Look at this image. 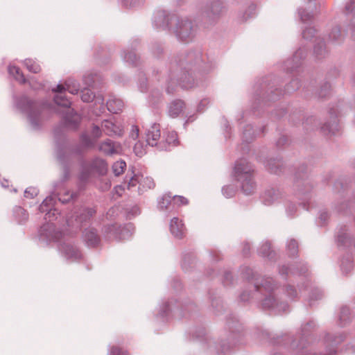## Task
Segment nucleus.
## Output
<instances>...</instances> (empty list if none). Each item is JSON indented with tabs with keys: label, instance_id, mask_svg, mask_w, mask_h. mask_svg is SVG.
<instances>
[{
	"label": "nucleus",
	"instance_id": "55",
	"mask_svg": "<svg viewBox=\"0 0 355 355\" xmlns=\"http://www.w3.org/2000/svg\"><path fill=\"white\" fill-rule=\"evenodd\" d=\"M171 199L170 196H164L158 203L159 208L162 210L167 209L171 202Z\"/></svg>",
	"mask_w": 355,
	"mask_h": 355
},
{
	"label": "nucleus",
	"instance_id": "57",
	"mask_svg": "<svg viewBox=\"0 0 355 355\" xmlns=\"http://www.w3.org/2000/svg\"><path fill=\"white\" fill-rule=\"evenodd\" d=\"M95 76L92 73H87L83 76V81L87 87H92L95 81Z\"/></svg>",
	"mask_w": 355,
	"mask_h": 355
},
{
	"label": "nucleus",
	"instance_id": "62",
	"mask_svg": "<svg viewBox=\"0 0 355 355\" xmlns=\"http://www.w3.org/2000/svg\"><path fill=\"white\" fill-rule=\"evenodd\" d=\"M279 272L281 275H287L288 272H291L292 274L295 273V268H288L286 266H282L279 267Z\"/></svg>",
	"mask_w": 355,
	"mask_h": 355
},
{
	"label": "nucleus",
	"instance_id": "54",
	"mask_svg": "<svg viewBox=\"0 0 355 355\" xmlns=\"http://www.w3.org/2000/svg\"><path fill=\"white\" fill-rule=\"evenodd\" d=\"M121 1L126 8H137L144 3V0H121Z\"/></svg>",
	"mask_w": 355,
	"mask_h": 355
},
{
	"label": "nucleus",
	"instance_id": "9",
	"mask_svg": "<svg viewBox=\"0 0 355 355\" xmlns=\"http://www.w3.org/2000/svg\"><path fill=\"white\" fill-rule=\"evenodd\" d=\"M294 187L299 196L309 193L313 188V184L307 172L306 166H302L295 173Z\"/></svg>",
	"mask_w": 355,
	"mask_h": 355
},
{
	"label": "nucleus",
	"instance_id": "26",
	"mask_svg": "<svg viewBox=\"0 0 355 355\" xmlns=\"http://www.w3.org/2000/svg\"><path fill=\"white\" fill-rule=\"evenodd\" d=\"M345 38V35L342 33L340 27L338 25L332 27L328 33V42L332 44H341Z\"/></svg>",
	"mask_w": 355,
	"mask_h": 355
},
{
	"label": "nucleus",
	"instance_id": "27",
	"mask_svg": "<svg viewBox=\"0 0 355 355\" xmlns=\"http://www.w3.org/2000/svg\"><path fill=\"white\" fill-rule=\"evenodd\" d=\"M344 12L346 15H352L349 24V29L352 31V36H355V1L348 0L345 6Z\"/></svg>",
	"mask_w": 355,
	"mask_h": 355
},
{
	"label": "nucleus",
	"instance_id": "4",
	"mask_svg": "<svg viewBox=\"0 0 355 355\" xmlns=\"http://www.w3.org/2000/svg\"><path fill=\"white\" fill-rule=\"evenodd\" d=\"M300 82L298 78H293L287 84L284 91L279 87L277 80L270 77L266 78L259 84L256 90V100L264 103L278 100L285 94H291L299 89Z\"/></svg>",
	"mask_w": 355,
	"mask_h": 355
},
{
	"label": "nucleus",
	"instance_id": "59",
	"mask_svg": "<svg viewBox=\"0 0 355 355\" xmlns=\"http://www.w3.org/2000/svg\"><path fill=\"white\" fill-rule=\"evenodd\" d=\"M297 210V207L295 204L288 202L286 205V211L288 216L293 217Z\"/></svg>",
	"mask_w": 355,
	"mask_h": 355
},
{
	"label": "nucleus",
	"instance_id": "64",
	"mask_svg": "<svg viewBox=\"0 0 355 355\" xmlns=\"http://www.w3.org/2000/svg\"><path fill=\"white\" fill-rule=\"evenodd\" d=\"M56 214L57 211L55 209H52L51 208H49V209L46 211V213L45 214V219L51 221L53 220V218H56Z\"/></svg>",
	"mask_w": 355,
	"mask_h": 355
},
{
	"label": "nucleus",
	"instance_id": "46",
	"mask_svg": "<svg viewBox=\"0 0 355 355\" xmlns=\"http://www.w3.org/2000/svg\"><path fill=\"white\" fill-rule=\"evenodd\" d=\"M10 73L15 76V79L20 82L21 83H25L26 79L23 73L21 71L20 69L17 67L13 66L9 67Z\"/></svg>",
	"mask_w": 355,
	"mask_h": 355
},
{
	"label": "nucleus",
	"instance_id": "25",
	"mask_svg": "<svg viewBox=\"0 0 355 355\" xmlns=\"http://www.w3.org/2000/svg\"><path fill=\"white\" fill-rule=\"evenodd\" d=\"M131 224H128L123 227H118L116 225H110L105 227V232L107 234H114L115 232H116L118 229L120 228V232L118 236L119 239H125L126 237H128L131 234Z\"/></svg>",
	"mask_w": 355,
	"mask_h": 355
},
{
	"label": "nucleus",
	"instance_id": "17",
	"mask_svg": "<svg viewBox=\"0 0 355 355\" xmlns=\"http://www.w3.org/2000/svg\"><path fill=\"white\" fill-rule=\"evenodd\" d=\"M282 195V192L278 189L270 188L265 190L261 198L265 205L270 206L278 201Z\"/></svg>",
	"mask_w": 355,
	"mask_h": 355
},
{
	"label": "nucleus",
	"instance_id": "16",
	"mask_svg": "<svg viewBox=\"0 0 355 355\" xmlns=\"http://www.w3.org/2000/svg\"><path fill=\"white\" fill-rule=\"evenodd\" d=\"M169 227L171 234L175 238L182 239L185 236V227L178 218L174 217L171 220Z\"/></svg>",
	"mask_w": 355,
	"mask_h": 355
},
{
	"label": "nucleus",
	"instance_id": "28",
	"mask_svg": "<svg viewBox=\"0 0 355 355\" xmlns=\"http://www.w3.org/2000/svg\"><path fill=\"white\" fill-rule=\"evenodd\" d=\"M257 253L259 256L266 258L268 260H275V252L271 248V243L266 241H264L257 249Z\"/></svg>",
	"mask_w": 355,
	"mask_h": 355
},
{
	"label": "nucleus",
	"instance_id": "40",
	"mask_svg": "<svg viewBox=\"0 0 355 355\" xmlns=\"http://www.w3.org/2000/svg\"><path fill=\"white\" fill-rule=\"evenodd\" d=\"M96 141L87 133H83L80 137V143L87 150L94 146Z\"/></svg>",
	"mask_w": 355,
	"mask_h": 355
},
{
	"label": "nucleus",
	"instance_id": "35",
	"mask_svg": "<svg viewBox=\"0 0 355 355\" xmlns=\"http://www.w3.org/2000/svg\"><path fill=\"white\" fill-rule=\"evenodd\" d=\"M14 214L16 220L20 224L25 223L28 218V212L21 207H17L15 208Z\"/></svg>",
	"mask_w": 355,
	"mask_h": 355
},
{
	"label": "nucleus",
	"instance_id": "44",
	"mask_svg": "<svg viewBox=\"0 0 355 355\" xmlns=\"http://www.w3.org/2000/svg\"><path fill=\"white\" fill-rule=\"evenodd\" d=\"M81 100L85 103L92 102L94 98L95 95L93 92H92L87 87H85L81 89Z\"/></svg>",
	"mask_w": 355,
	"mask_h": 355
},
{
	"label": "nucleus",
	"instance_id": "20",
	"mask_svg": "<svg viewBox=\"0 0 355 355\" xmlns=\"http://www.w3.org/2000/svg\"><path fill=\"white\" fill-rule=\"evenodd\" d=\"M265 167L270 173L279 175L282 173L284 168V163L282 159L279 158H270L265 162Z\"/></svg>",
	"mask_w": 355,
	"mask_h": 355
},
{
	"label": "nucleus",
	"instance_id": "38",
	"mask_svg": "<svg viewBox=\"0 0 355 355\" xmlns=\"http://www.w3.org/2000/svg\"><path fill=\"white\" fill-rule=\"evenodd\" d=\"M287 252L289 257H295L298 253V243L294 239L288 241L286 245Z\"/></svg>",
	"mask_w": 355,
	"mask_h": 355
},
{
	"label": "nucleus",
	"instance_id": "61",
	"mask_svg": "<svg viewBox=\"0 0 355 355\" xmlns=\"http://www.w3.org/2000/svg\"><path fill=\"white\" fill-rule=\"evenodd\" d=\"M91 134L92 138L96 141V140L101 137L102 131L98 125H94L92 127Z\"/></svg>",
	"mask_w": 355,
	"mask_h": 355
},
{
	"label": "nucleus",
	"instance_id": "56",
	"mask_svg": "<svg viewBox=\"0 0 355 355\" xmlns=\"http://www.w3.org/2000/svg\"><path fill=\"white\" fill-rule=\"evenodd\" d=\"M316 33V30L313 27H307L302 32V37L306 40L313 38Z\"/></svg>",
	"mask_w": 355,
	"mask_h": 355
},
{
	"label": "nucleus",
	"instance_id": "34",
	"mask_svg": "<svg viewBox=\"0 0 355 355\" xmlns=\"http://www.w3.org/2000/svg\"><path fill=\"white\" fill-rule=\"evenodd\" d=\"M331 86L327 81L322 83L320 88L316 91L315 95L318 98H324L330 95Z\"/></svg>",
	"mask_w": 355,
	"mask_h": 355
},
{
	"label": "nucleus",
	"instance_id": "21",
	"mask_svg": "<svg viewBox=\"0 0 355 355\" xmlns=\"http://www.w3.org/2000/svg\"><path fill=\"white\" fill-rule=\"evenodd\" d=\"M121 147L120 144L107 139L99 145V150L107 155L117 154Z\"/></svg>",
	"mask_w": 355,
	"mask_h": 355
},
{
	"label": "nucleus",
	"instance_id": "8",
	"mask_svg": "<svg viewBox=\"0 0 355 355\" xmlns=\"http://www.w3.org/2000/svg\"><path fill=\"white\" fill-rule=\"evenodd\" d=\"M197 31L198 26L192 20L178 17L171 30L178 40L184 42L192 41Z\"/></svg>",
	"mask_w": 355,
	"mask_h": 355
},
{
	"label": "nucleus",
	"instance_id": "51",
	"mask_svg": "<svg viewBox=\"0 0 355 355\" xmlns=\"http://www.w3.org/2000/svg\"><path fill=\"white\" fill-rule=\"evenodd\" d=\"M236 192V189L233 185H226L222 189V193L226 198H232L234 196Z\"/></svg>",
	"mask_w": 355,
	"mask_h": 355
},
{
	"label": "nucleus",
	"instance_id": "2",
	"mask_svg": "<svg viewBox=\"0 0 355 355\" xmlns=\"http://www.w3.org/2000/svg\"><path fill=\"white\" fill-rule=\"evenodd\" d=\"M66 90L72 94H76L80 90V85L75 79L69 78L65 80L64 85H58L55 89H53V92L57 93L53 98L55 103L63 109L57 110L56 112L62 114L66 126L76 129L80 121V117L71 107V103L64 93Z\"/></svg>",
	"mask_w": 355,
	"mask_h": 355
},
{
	"label": "nucleus",
	"instance_id": "43",
	"mask_svg": "<svg viewBox=\"0 0 355 355\" xmlns=\"http://www.w3.org/2000/svg\"><path fill=\"white\" fill-rule=\"evenodd\" d=\"M195 257L194 256L191 254L188 253L184 255L183 261L182 263V267L183 270L188 271L190 268H191V266L193 263H194Z\"/></svg>",
	"mask_w": 355,
	"mask_h": 355
},
{
	"label": "nucleus",
	"instance_id": "45",
	"mask_svg": "<svg viewBox=\"0 0 355 355\" xmlns=\"http://www.w3.org/2000/svg\"><path fill=\"white\" fill-rule=\"evenodd\" d=\"M55 198L53 196L46 197L40 205L39 209L41 212H45L53 205Z\"/></svg>",
	"mask_w": 355,
	"mask_h": 355
},
{
	"label": "nucleus",
	"instance_id": "12",
	"mask_svg": "<svg viewBox=\"0 0 355 355\" xmlns=\"http://www.w3.org/2000/svg\"><path fill=\"white\" fill-rule=\"evenodd\" d=\"M339 111L337 107H331L329 110V114L331 119L330 121L325 122L321 127V131L324 135H335L339 132L340 125L338 120Z\"/></svg>",
	"mask_w": 355,
	"mask_h": 355
},
{
	"label": "nucleus",
	"instance_id": "11",
	"mask_svg": "<svg viewBox=\"0 0 355 355\" xmlns=\"http://www.w3.org/2000/svg\"><path fill=\"white\" fill-rule=\"evenodd\" d=\"M176 18L177 16L173 14L159 10L154 15L153 22L157 28L171 31Z\"/></svg>",
	"mask_w": 355,
	"mask_h": 355
},
{
	"label": "nucleus",
	"instance_id": "22",
	"mask_svg": "<svg viewBox=\"0 0 355 355\" xmlns=\"http://www.w3.org/2000/svg\"><path fill=\"white\" fill-rule=\"evenodd\" d=\"M83 238L89 247H95L100 243V237L94 228L85 229L83 232Z\"/></svg>",
	"mask_w": 355,
	"mask_h": 355
},
{
	"label": "nucleus",
	"instance_id": "15",
	"mask_svg": "<svg viewBox=\"0 0 355 355\" xmlns=\"http://www.w3.org/2000/svg\"><path fill=\"white\" fill-rule=\"evenodd\" d=\"M306 55V51L304 48L298 49L294 53L292 58L285 62V69L288 71H292L301 64V60Z\"/></svg>",
	"mask_w": 355,
	"mask_h": 355
},
{
	"label": "nucleus",
	"instance_id": "60",
	"mask_svg": "<svg viewBox=\"0 0 355 355\" xmlns=\"http://www.w3.org/2000/svg\"><path fill=\"white\" fill-rule=\"evenodd\" d=\"M90 177V171L87 168H83L79 174V180L82 182H86Z\"/></svg>",
	"mask_w": 355,
	"mask_h": 355
},
{
	"label": "nucleus",
	"instance_id": "52",
	"mask_svg": "<svg viewBox=\"0 0 355 355\" xmlns=\"http://www.w3.org/2000/svg\"><path fill=\"white\" fill-rule=\"evenodd\" d=\"M53 134H54V138H55V142L58 144L60 141L64 140L65 138L64 132V128L62 126L56 127L54 129Z\"/></svg>",
	"mask_w": 355,
	"mask_h": 355
},
{
	"label": "nucleus",
	"instance_id": "36",
	"mask_svg": "<svg viewBox=\"0 0 355 355\" xmlns=\"http://www.w3.org/2000/svg\"><path fill=\"white\" fill-rule=\"evenodd\" d=\"M123 60L132 64V66H137L139 63V58L137 56L134 51H124L123 52Z\"/></svg>",
	"mask_w": 355,
	"mask_h": 355
},
{
	"label": "nucleus",
	"instance_id": "49",
	"mask_svg": "<svg viewBox=\"0 0 355 355\" xmlns=\"http://www.w3.org/2000/svg\"><path fill=\"white\" fill-rule=\"evenodd\" d=\"M126 167V164L123 161L116 162L112 166L113 173L116 176L122 174Z\"/></svg>",
	"mask_w": 355,
	"mask_h": 355
},
{
	"label": "nucleus",
	"instance_id": "58",
	"mask_svg": "<svg viewBox=\"0 0 355 355\" xmlns=\"http://www.w3.org/2000/svg\"><path fill=\"white\" fill-rule=\"evenodd\" d=\"M38 193V190L35 187H28L24 191V196L27 198H33Z\"/></svg>",
	"mask_w": 355,
	"mask_h": 355
},
{
	"label": "nucleus",
	"instance_id": "41",
	"mask_svg": "<svg viewBox=\"0 0 355 355\" xmlns=\"http://www.w3.org/2000/svg\"><path fill=\"white\" fill-rule=\"evenodd\" d=\"M255 10H256V5L254 3H251L248 9L242 13L241 16V21L245 22L248 19L253 17L255 15Z\"/></svg>",
	"mask_w": 355,
	"mask_h": 355
},
{
	"label": "nucleus",
	"instance_id": "33",
	"mask_svg": "<svg viewBox=\"0 0 355 355\" xmlns=\"http://www.w3.org/2000/svg\"><path fill=\"white\" fill-rule=\"evenodd\" d=\"M338 243L344 247L354 246L355 248V238H352L348 233L340 231L338 234Z\"/></svg>",
	"mask_w": 355,
	"mask_h": 355
},
{
	"label": "nucleus",
	"instance_id": "14",
	"mask_svg": "<svg viewBox=\"0 0 355 355\" xmlns=\"http://www.w3.org/2000/svg\"><path fill=\"white\" fill-rule=\"evenodd\" d=\"M96 212L94 208L82 207L74 213L73 217L76 223L83 226L91 220Z\"/></svg>",
	"mask_w": 355,
	"mask_h": 355
},
{
	"label": "nucleus",
	"instance_id": "29",
	"mask_svg": "<svg viewBox=\"0 0 355 355\" xmlns=\"http://www.w3.org/2000/svg\"><path fill=\"white\" fill-rule=\"evenodd\" d=\"M178 143L177 134L175 132H168L164 139L159 141V150H168L171 145L176 146Z\"/></svg>",
	"mask_w": 355,
	"mask_h": 355
},
{
	"label": "nucleus",
	"instance_id": "32",
	"mask_svg": "<svg viewBox=\"0 0 355 355\" xmlns=\"http://www.w3.org/2000/svg\"><path fill=\"white\" fill-rule=\"evenodd\" d=\"M123 106V101L115 97L111 98L107 101V110L114 114H117L121 112Z\"/></svg>",
	"mask_w": 355,
	"mask_h": 355
},
{
	"label": "nucleus",
	"instance_id": "42",
	"mask_svg": "<svg viewBox=\"0 0 355 355\" xmlns=\"http://www.w3.org/2000/svg\"><path fill=\"white\" fill-rule=\"evenodd\" d=\"M24 63L30 72L37 73L41 71L40 66L31 59H26Z\"/></svg>",
	"mask_w": 355,
	"mask_h": 355
},
{
	"label": "nucleus",
	"instance_id": "37",
	"mask_svg": "<svg viewBox=\"0 0 355 355\" xmlns=\"http://www.w3.org/2000/svg\"><path fill=\"white\" fill-rule=\"evenodd\" d=\"M255 138V134L251 125H247L244 127L243 131L242 139L246 144L250 143Z\"/></svg>",
	"mask_w": 355,
	"mask_h": 355
},
{
	"label": "nucleus",
	"instance_id": "31",
	"mask_svg": "<svg viewBox=\"0 0 355 355\" xmlns=\"http://www.w3.org/2000/svg\"><path fill=\"white\" fill-rule=\"evenodd\" d=\"M184 107V102L177 99L172 101L168 105V114L173 118H175L182 112Z\"/></svg>",
	"mask_w": 355,
	"mask_h": 355
},
{
	"label": "nucleus",
	"instance_id": "48",
	"mask_svg": "<svg viewBox=\"0 0 355 355\" xmlns=\"http://www.w3.org/2000/svg\"><path fill=\"white\" fill-rule=\"evenodd\" d=\"M304 128L306 130H313L315 127L318 125V121L316 119L311 116L309 117H307L304 121L302 123Z\"/></svg>",
	"mask_w": 355,
	"mask_h": 355
},
{
	"label": "nucleus",
	"instance_id": "30",
	"mask_svg": "<svg viewBox=\"0 0 355 355\" xmlns=\"http://www.w3.org/2000/svg\"><path fill=\"white\" fill-rule=\"evenodd\" d=\"M313 53L315 58L319 60L325 58L328 55L329 51L322 39L318 38L316 40L313 47Z\"/></svg>",
	"mask_w": 355,
	"mask_h": 355
},
{
	"label": "nucleus",
	"instance_id": "10",
	"mask_svg": "<svg viewBox=\"0 0 355 355\" xmlns=\"http://www.w3.org/2000/svg\"><path fill=\"white\" fill-rule=\"evenodd\" d=\"M225 11V6L222 1L211 0L207 3L205 14L209 23L214 24L219 19Z\"/></svg>",
	"mask_w": 355,
	"mask_h": 355
},
{
	"label": "nucleus",
	"instance_id": "23",
	"mask_svg": "<svg viewBox=\"0 0 355 355\" xmlns=\"http://www.w3.org/2000/svg\"><path fill=\"white\" fill-rule=\"evenodd\" d=\"M102 128L108 136L121 137L123 134V130L109 120H104L101 124Z\"/></svg>",
	"mask_w": 355,
	"mask_h": 355
},
{
	"label": "nucleus",
	"instance_id": "24",
	"mask_svg": "<svg viewBox=\"0 0 355 355\" xmlns=\"http://www.w3.org/2000/svg\"><path fill=\"white\" fill-rule=\"evenodd\" d=\"M307 1L308 6L307 8L309 11H307L304 8H300L298 10V12L300 17V19L302 21L306 22L312 19L314 11L316 10V5L315 3V0H304Z\"/></svg>",
	"mask_w": 355,
	"mask_h": 355
},
{
	"label": "nucleus",
	"instance_id": "3",
	"mask_svg": "<svg viewBox=\"0 0 355 355\" xmlns=\"http://www.w3.org/2000/svg\"><path fill=\"white\" fill-rule=\"evenodd\" d=\"M250 286L252 290H245L241 293L239 296L241 301L245 302L251 301L254 297L259 298L261 295L262 291L264 290L269 293V295L262 300L261 306L263 309H277V311H286L287 309L288 305L286 303L277 302L274 296L270 294V292L275 288V282L272 278H257L253 282V285Z\"/></svg>",
	"mask_w": 355,
	"mask_h": 355
},
{
	"label": "nucleus",
	"instance_id": "6",
	"mask_svg": "<svg viewBox=\"0 0 355 355\" xmlns=\"http://www.w3.org/2000/svg\"><path fill=\"white\" fill-rule=\"evenodd\" d=\"M254 169L252 165L246 159H242L237 161L234 167V177L240 187L245 195H251L254 193L257 184L254 180Z\"/></svg>",
	"mask_w": 355,
	"mask_h": 355
},
{
	"label": "nucleus",
	"instance_id": "7",
	"mask_svg": "<svg viewBox=\"0 0 355 355\" xmlns=\"http://www.w3.org/2000/svg\"><path fill=\"white\" fill-rule=\"evenodd\" d=\"M87 149L80 144L68 146L57 153V159L61 169V181L65 182L70 177V169L75 157H82Z\"/></svg>",
	"mask_w": 355,
	"mask_h": 355
},
{
	"label": "nucleus",
	"instance_id": "47",
	"mask_svg": "<svg viewBox=\"0 0 355 355\" xmlns=\"http://www.w3.org/2000/svg\"><path fill=\"white\" fill-rule=\"evenodd\" d=\"M340 266L343 272L345 274H348L354 268L353 262L349 257L343 258Z\"/></svg>",
	"mask_w": 355,
	"mask_h": 355
},
{
	"label": "nucleus",
	"instance_id": "39",
	"mask_svg": "<svg viewBox=\"0 0 355 355\" xmlns=\"http://www.w3.org/2000/svg\"><path fill=\"white\" fill-rule=\"evenodd\" d=\"M92 166L96 168L99 173L104 174L107 171V164L106 162L101 158H96L92 162Z\"/></svg>",
	"mask_w": 355,
	"mask_h": 355
},
{
	"label": "nucleus",
	"instance_id": "5",
	"mask_svg": "<svg viewBox=\"0 0 355 355\" xmlns=\"http://www.w3.org/2000/svg\"><path fill=\"white\" fill-rule=\"evenodd\" d=\"M15 104L19 110L27 114L33 129L37 130L41 127L45 119L46 105L34 101L26 95L15 98Z\"/></svg>",
	"mask_w": 355,
	"mask_h": 355
},
{
	"label": "nucleus",
	"instance_id": "50",
	"mask_svg": "<svg viewBox=\"0 0 355 355\" xmlns=\"http://www.w3.org/2000/svg\"><path fill=\"white\" fill-rule=\"evenodd\" d=\"M151 52L155 58H159V56L163 53L164 49L161 44L158 42H154L151 44Z\"/></svg>",
	"mask_w": 355,
	"mask_h": 355
},
{
	"label": "nucleus",
	"instance_id": "1",
	"mask_svg": "<svg viewBox=\"0 0 355 355\" xmlns=\"http://www.w3.org/2000/svg\"><path fill=\"white\" fill-rule=\"evenodd\" d=\"M204 59L200 49L181 52L171 64L174 68L171 73V81L177 77V81L184 89H191L198 85L196 73L202 67Z\"/></svg>",
	"mask_w": 355,
	"mask_h": 355
},
{
	"label": "nucleus",
	"instance_id": "53",
	"mask_svg": "<svg viewBox=\"0 0 355 355\" xmlns=\"http://www.w3.org/2000/svg\"><path fill=\"white\" fill-rule=\"evenodd\" d=\"M242 274L243 275V278L247 279L248 281H252V285H253V282L255 281V279L257 278L255 277L253 270L248 267H245L243 269Z\"/></svg>",
	"mask_w": 355,
	"mask_h": 355
},
{
	"label": "nucleus",
	"instance_id": "63",
	"mask_svg": "<svg viewBox=\"0 0 355 355\" xmlns=\"http://www.w3.org/2000/svg\"><path fill=\"white\" fill-rule=\"evenodd\" d=\"M285 291H286L287 295L292 299L295 298L297 295V291L294 288V287H293L292 286H290V285H288L286 287Z\"/></svg>",
	"mask_w": 355,
	"mask_h": 355
},
{
	"label": "nucleus",
	"instance_id": "13",
	"mask_svg": "<svg viewBox=\"0 0 355 355\" xmlns=\"http://www.w3.org/2000/svg\"><path fill=\"white\" fill-rule=\"evenodd\" d=\"M59 250L62 255L69 261H78L83 255L77 246L71 243H63L59 246Z\"/></svg>",
	"mask_w": 355,
	"mask_h": 355
},
{
	"label": "nucleus",
	"instance_id": "18",
	"mask_svg": "<svg viewBox=\"0 0 355 355\" xmlns=\"http://www.w3.org/2000/svg\"><path fill=\"white\" fill-rule=\"evenodd\" d=\"M41 238L46 239L47 241L57 240L60 237V232H55V225L51 223H47L42 225L40 230Z\"/></svg>",
	"mask_w": 355,
	"mask_h": 355
},
{
	"label": "nucleus",
	"instance_id": "19",
	"mask_svg": "<svg viewBox=\"0 0 355 355\" xmlns=\"http://www.w3.org/2000/svg\"><path fill=\"white\" fill-rule=\"evenodd\" d=\"M160 138L159 125L154 123L147 131L146 142L151 146H156L159 150L158 140Z\"/></svg>",
	"mask_w": 355,
	"mask_h": 355
}]
</instances>
